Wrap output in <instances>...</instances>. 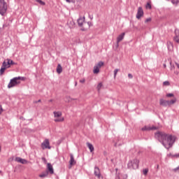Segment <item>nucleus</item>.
Segmentation results:
<instances>
[{
	"label": "nucleus",
	"instance_id": "nucleus-5",
	"mask_svg": "<svg viewBox=\"0 0 179 179\" xmlns=\"http://www.w3.org/2000/svg\"><path fill=\"white\" fill-rule=\"evenodd\" d=\"M8 10V4L5 2V0H0V15L3 16Z\"/></svg>",
	"mask_w": 179,
	"mask_h": 179
},
{
	"label": "nucleus",
	"instance_id": "nucleus-8",
	"mask_svg": "<svg viewBox=\"0 0 179 179\" xmlns=\"http://www.w3.org/2000/svg\"><path fill=\"white\" fill-rule=\"evenodd\" d=\"M41 148L44 150L45 149H51L50 146V141L48 139H45V141L41 143Z\"/></svg>",
	"mask_w": 179,
	"mask_h": 179
},
{
	"label": "nucleus",
	"instance_id": "nucleus-33",
	"mask_svg": "<svg viewBox=\"0 0 179 179\" xmlns=\"http://www.w3.org/2000/svg\"><path fill=\"white\" fill-rule=\"evenodd\" d=\"M146 9H152V5L150 3H148L145 6Z\"/></svg>",
	"mask_w": 179,
	"mask_h": 179
},
{
	"label": "nucleus",
	"instance_id": "nucleus-35",
	"mask_svg": "<svg viewBox=\"0 0 179 179\" xmlns=\"http://www.w3.org/2000/svg\"><path fill=\"white\" fill-rule=\"evenodd\" d=\"M151 20H152V18H150V17L147 18V19H145V23H148V22H151Z\"/></svg>",
	"mask_w": 179,
	"mask_h": 179
},
{
	"label": "nucleus",
	"instance_id": "nucleus-1",
	"mask_svg": "<svg viewBox=\"0 0 179 179\" xmlns=\"http://www.w3.org/2000/svg\"><path fill=\"white\" fill-rule=\"evenodd\" d=\"M155 137L168 150L170 148H173V145L176 142V136L171 134H167L163 131H157L155 134Z\"/></svg>",
	"mask_w": 179,
	"mask_h": 179
},
{
	"label": "nucleus",
	"instance_id": "nucleus-29",
	"mask_svg": "<svg viewBox=\"0 0 179 179\" xmlns=\"http://www.w3.org/2000/svg\"><path fill=\"white\" fill-rule=\"evenodd\" d=\"M179 3V0H171V3H173V5H178Z\"/></svg>",
	"mask_w": 179,
	"mask_h": 179
},
{
	"label": "nucleus",
	"instance_id": "nucleus-40",
	"mask_svg": "<svg viewBox=\"0 0 179 179\" xmlns=\"http://www.w3.org/2000/svg\"><path fill=\"white\" fill-rule=\"evenodd\" d=\"M42 160L45 164L47 163V159H45V157H42Z\"/></svg>",
	"mask_w": 179,
	"mask_h": 179
},
{
	"label": "nucleus",
	"instance_id": "nucleus-42",
	"mask_svg": "<svg viewBox=\"0 0 179 179\" xmlns=\"http://www.w3.org/2000/svg\"><path fill=\"white\" fill-rule=\"evenodd\" d=\"M115 179H120V175H116Z\"/></svg>",
	"mask_w": 179,
	"mask_h": 179
},
{
	"label": "nucleus",
	"instance_id": "nucleus-3",
	"mask_svg": "<svg viewBox=\"0 0 179 179\" xmlns=\"http://www.w3.org/2000/svg\"><path fill=\"white\" fill-rule=\"evenodd\" d=\"M176 103H177V98H173L170 101L164 100L163 99H161L159 100V104L163 107H167V106L170 107L173 106V104H176Z\"/></svg>",
	"mask_w": 179,
	"mask_h": 179
},
{
	"label": "nucleus",
	"instance_id": "nucleus-20",
	"mask_svg": "<svg viewBox=\"0 0 179 179\" xmlns=\"http://www.w3.org/2000/svg\"><path fill=\"white\" fill-rule=\"evenodd\" d=\"M55 118H59L62 116V113L61 112H54L53 113Z\"/></svg>",
	"mask_w": 179,
	"mask_h": 179
},
{
	"label": "nucleus",
	"instance_id": "nucleus-45",
	"mask_svg": "<svg viewBox=\"0 0 179 179\" xmlns=\"http://www.w3.org/2000/svg\"><path fill=\"white\" fill-rule=\"evenodd\" d=\"M176 157H179V154L176 155Z\"/></svg>",
	"mask_w": 179,
	"mask_h": 179
},
{
	"label": "nucleus",
	"instance_id": "nucleus-17",
	"mask_svg": "<svg viewBox=\"0 0 179 179\" xmlns=\"http://www.w3.org/2000/svg\"><path fill=\"white\" fill-rule=\"evenodd\" d=\"M81 27L82 31H86V30H89V24H87V22H84Z\"/></svg>",
	"mask_w": 179,
	"mask_h": 179
},
{
	"label": "nucleus",
	"instance_id": "nucleus-2",
	"mask_svg": "<svg viewBox=\"0 0 179 179\" xmlns=\"http://www.w3.org/2000/svg\"><path fill=\"white\" fill-rule=\"evenodd\" d=\"M18 80H26L25 77H15L10 80V83L8 85V89H12V87H15V86H17V85L20 84V82Z\"/></svg>",
	"mask_w": 179,
	"mask_h": 179
},
{
	"label": "nucleus",
	"instance_id": "nucleus-24",
	"mask_svg": "<svg viewBox=\"0 0 179 179\" xmlns=\"http://www.w3.org/2000/svg\"><path fill=\"white\" fill-rule=\"evenodd\" d=\"M167 47L168 50L171 51V50H173V43L171 42H167Z\"/></svg>",
	"mask_w": 179,
	"mask_h": 179
},
{
	"label": "nucleus",
	"instance_id": "nucleus-46",
	"mask_svg": "<svg viewBox=\"0 0 179 179\" xmlns=\"http://www.w3.org/2000/svg\"><path fill=\"white\" fill-rule=\"evenodd\" d=\"M49 101H50V103H51V101H52V99H50Z\"/></svg>",
	"mask_w": 179,
	"mask_h": 179
},
{
	"label": "nucleus",
	"instance_id": "nucleus-49",
	"mask_svg": "<svg viewBox=\"0 0 179 179\" xmlns=\"http://www.w3.org/2000/svg\"><path fill=\"white\" fill-rule=\"evenodd\" d=\"M157 169H159V165H157Z\"/></svg>",
	"mask_w": 179,
	"mask_h": 179
},
{
	"label": "nucleus",
	"instance_id": "nucleus-23",
	"mask_svg": "<svg viewBox=\"0 0 179 179\" xmlns=\"http://www.w3.org/2000/svg\"><path fill=\"white\" fill-rule=\"evenodd\" d=\"M64 117H57L54 120L55 122H64Z\"/></svg>",
	"mask_w": 179,
	"mask_h": 179
},
{
	"label": "nucleus",
	"instance_id": "nucleus-43",
	"mask_svg": "<svg viewBox=\"0 0 179 179\" xmlns=\"http://www.w3.org/2000/svg\"><path fill=\"white\" fill-rule=\"evenodd\" d=\"M178 170H179V166L177 167V168H175V169H173V171H177Z\"/></svg>",
	"mask_w": 179,
	"mask_h": 179
},
{
	"label": "nucleus",
	"instance_id": "nucleus-44",
	"mask_svg": "<svg viewBox=\"0 0 179 179\" xmlns=\"http://www.w3.org/2000/svg\"><path fill=\"white\" fill-rule=\"evenodd\" d=\"M73 0H66V2H69V3H70V2H72Z\"/></svg>",
	"mask_w": 179,
	"mask_h": 179
},
{
	"label": "nucleus",
	"instance_id": "nucleus-18",
	"mask_svg": "<svg viewBox=\"0 0 179 179\" xmlns=\"http://www.w3.org/2000/svg\"><path fill=\"white\" fill-rule=\"evenodd\" d=\"M2 66L3 68H6V69H8V68H10V66L9 65V63L8 62V59L3 61Z\"/></svg>",
	"mask_w": 179,
	"mask_h": 179
},
{
	"label": "nucleus",
	"instance_id": "nucleus-27",
	"mask_svg": "<svg viewBox=\"0 0 179 179\" xmlns=\"http://www.w3.org/2000/svg\"><path fill=\"white\" fill-rule=\"evenodd\" d=\"M6 70V69L5 67H3V66H1V68L0 69V73L1 75L3 74V72H5V71Z\"/></svg>",
	"mask_w": 179,
	"mask_h": 179
},
{
	"label": "nucleus",
	"instance_id": "nucleus-52",
	"mask_svg": "<svg viewBox=\"0 0 179 179\" xmlns=\"http://www.w3.org/2000/svg\"><path fill=\"white\" fill-rule=\"evenodd\" d=\"M164 66H166V64H164Z\"/></svg>",
	"mask_w": 179,
	"mask_h": 179
},
{
	"label": "nucleus",
	"instance_id": "nucleus-15",
	"mask_svg": "<svg viewBox=\"0 0 179 179\" xmlns=\"http://www.w3.org/2000/svg\"><path fill=\"white\" fill-rule=\"evenodd\" d=\"M70 166H73V164H76V161H75V158L73 157V155H70V161H69Z\"/></svg>",
	"mask_w": 179,
	"mask_h": 179
},
{
	"label": "nucleus",
	"instance_id": "nucleus-4",
	"mask_svg": "<svg viewBox=\"0 0 179 179\" xmlns=\"http://www.w3.org/2000/svg\"><path fill=\"white\" fill-rule=\"evenodd\" d=\"M127 167L131 170H136V169H138L139 167V159H134L133 160L129 161L128 162Z\"/></svg>",
	"mask_w": 179,
	"mask_h": 179
},
{
	"label": "nucleus",
	"instance_id": "nucleus-13",
	"mask_svg": "<svg viewBox=\"0 0 179 179\" xmlns=\"http://www.w3.org/2000/svg\"><path fill=\"white\" fill-rule=\"evenodd\" d=\"M15 162H17V163H21V164H27V160L22 159L19 157L15 158Z\"/></svg>",
	"mask_w": 179,
	"mask_h": 179
},
{
	"label": "nucleus",
	"instance_id": "nucleus-47",
	"mask_svg": "<svg viewBox=\"0 0 179 179\" xmlns=\"http://www.w3.org/2000/svg\"><path fill=\"white\" fill-rule=\"evenodd\" d=\"M115 171H118V169H116Z\"/></svg>",
	"mask_w": 179,
	"mask_h": 179
},
{
	"label": "nucleus",
	"instance_id": "nucleus-16",
	"mask_svg": "<svg viewBox=\"0 0 179 179\" xmlns=\"http://www.w3.org/2000/svg\"><path fill=\"white\" fill-rule=\"evenodd\" d=\"M47 168L50 174H54V168H52V165L50 163H48Z\"/></svg>",
	"mask_w": 179,
	"mask_h": 179
},
{
	"label": "nucleus",
	"instance_id": "nucleus-7",
	"mask_svg": "<svg viewBox=\"0 0 179 179\" xmlns=\"http://www.w3.org/2000/svg\"><path fill=\"white\" fill-rule=\"evenodd\" d=\"M143 15H145L143 8H142V7H138L136 15V19H138V20H141V18L143 17Z\"/></svg>",
	"mask_w": 179,
	"mask_h": 179
},
{
	"label": "nucleus",
	"instance_id": "nucleus-25",
	"mask_svg": "<svg viewBox=\"0 0 179 179\" xmlns=\"http://www.w3.org/2000/svg\"><path fill=\"white\" fill-rule=\"evenodd\" d=\"M7 61L9 63L10 67V65H17V63H15V62H13V60L10 59H7Z\"/></svg>",
	"mask_w": 179,
	"mask_h": 179
},
{
	"label": "nucleus",
	"instance_id": "nucleus-37",
	"mask_svg": "<svg viewBox=\"0 0 179 179\" xmlns=\"http://www.w3.org/2000/svg\"><path fill=\"white\" fill-rule=\"evenodd\" d=\"M85 82H86V80H85V78L80 80V83H85Z\"/></svg>",
	"mask_w": 179,
	"mask_h": 179
},
{
	"label": "nucleus",
	"instance_id": "nucleus-22",
	"mask_svg": "<svg viewBox=\"0 0 179 179\" xmlns=\"http://www.w3.org/2000/svg\"><path fill=\"white\" fill-rule=\"evenodd\" d=\"M57 73H62V66H61V64L57 65Z\"/></svg>",
	"mask_w": 179,
	"mask_h": 179
},
{
	"label": "nucleus",
	"instance_id": "nucleus-48",
	"mask_svg": "<svg viewBox=\"0 0 179 179\" xmlns=\"http://www.w3.org/2000/svg\"><path fill=\"white\" fill-rule=\"evenodd\" d=\"M76 85H78V83H76Z\"/></svg>",
	"mask_w": 179,
	"mask_h": 179
},
{
	"label": "nucleus",
	"instance_id": "nucleus-31",
	"mask_svg": "<svg viewBox=\"0 0 179 179\" xmlns=\"http://www.w3.org/2000/svg\"><path fill=\"white\" fill-rule=\"evenodd\" d=\"M148 172H149V169H148L143 170V174H144V176H147Z\"/></svg>",
	"mask_w": 179,
	"mask_h": 179
},
{
	"label": "nucleus",
	"instance_id": "nucleus-21",
	"mask_svg": "<svg viewBox=\"0 0 179 179\" xmlns=\"http://www.w3.org/2000/svg\"><path fill=\"white\" fill-rule=\"evenodd\" d=\"M87 145L89 148L90 152H93L94 150V147H93V145H92V143H87Z\"/></svg>",
	"mask_w": 179,
	"mask_h": 179
},
{
	"label": "nucleus",
	"instance_id": "nucleus-9",
	"mask_svg": "<svg viewBox=\"0 0 179 179\" xmlns=\"http://www.w3.org/2000/svg\"><path fill=\"white\" fill-rule=\"evenodd\" d=\"M156 129L158 128L155 126H145L141 129V131H156Z\"/></svg>",
	"mask_w": 179,
	"mask_h": 179
},
{
	"label": "nucleus",
	"instance_id": "nucleus-30",
	"mask_svg": "<svg viewBox=\"0 0 179 179\" xmlns=\"http://www.w3.org/2000/svg\"><path fill=\"white\" fill-rule=\"evenodd\" d=\"M36 2H38V3H40V5H45V2L41 1V0H36Z\"/></svg>",
	"mask_w": 179,
	"mask_h": 179
},
{
	"label": "nucleus",
	"instance_id": "nucleus-36",
	"mask_svg": "<svg viewBox=\"0 0 179 179\" xmlns=\"http://www.w3.org/2000/svg\"><path fill=\"white\" fill-rule=\"evenodd\" d=\"M87 24H88V26H89V29H90V27L93 26V24H92V22H87Z\"/></svg>",
	"mask_w": 179,
	"mask_h": 179
},
{
	"label": "nucleus",
	"instance_id": "nucleus-41",
	"mask_svg": "<svg viewBox=\"0 0 179 179\" xmlns=\"http://www.w3.org/2000/svg\"><path fill=\"white\" fill-rule=\"evenodd\" d=\"M35 104H37V103H41V99H39L38 101H34Z\"/></svg>",
	"mask_w": 179,
	"mask_h": 179
},
{
	"label": "nucleus",
	"instance_id": "nucleus-14",
	"mask_svg": "<svg viewBox=\"0 0 179 179\" xmlns=\"http://www.w3.org/2000/svg\"><path fill=\"white\" fill-rule=\"evenodd\" d=\"M85 23V17H80L78 20V24L80 27H82V26Z\"/></svg>",
	"mask_w": 179,
	"mask_h": 179
},
{
	"label": "nucleus",
	"instance_id": "nucleus-6",
	"mask_svg": "<svg viewBox=\"0 0 179 179\" xmlns=\"http://www.w3.org/2000/svg\"><path fill=\"white\" fill-rule=\"evenodd\" d=\"M104 65V62H99L98 64H96L94 66L93 73L97 74L99 72H100V68Z\"/></svg>",
	"mask_w": 179,
	"mask_h": 179
},
{
	"label": "nucleus",
	"instance_id": "nucleus-12",
	"mask_svg": "<svg viewBox=\"0 0 179 179\" xmlns=\"http://www.w3.org/2000/svg\"><path fill=\"white\" fill-rule=\"evenodd\" d=\"M124 37H125L124 32L122 33L120 35H119L117 38V44H120V41H122L124 40Z\"/></svg>",
	"mask_w": 179,
	"mask_h": 179
},
{
	"label": "nucleus",
	"instance_id": "nucleus-32",
	"mask_svg": "<svg viewBox=\"0 0 179 179\" xmlns=\"http://www.w3.org/2000/svg\"><path fill=\"white\" fill-rule=\"evenodd\" d=\"M119 71H120V69H115L114 70V78H116L117 73H118Z\"/></svg>",
	"mask_w": 179,
	"mask_h": 179
},
{
	"label": "nucleus",
	"instance_id": "nucleus-28",
	"mask_svg": "<svg viewBox=\"0 0 179 179\" xmlns=\"http://www.w3.org/2000/svg\"><path fill=\"white\" fill-rule=\"evenodd\" d=\"M166 96L169 97V98L173 97V99H176V97H174V94H173V93L166 94Z\"/></svg>",
	"mask_w": 179,
	"mask_h": 179
},
{
	"label": "nucleus",
	"instance_id": "nucleus-39",
	"mask_svg": "<svg viewBox=\"0 0 179 179\" xmlns=\"http://www.w3.org/2000/svg\"><path fill=\"white\" fill-rule=\"evenodd\" d=\"M3 111V109L2 108V106L0 105V115L2 114Z\"/></svg>",
	"mask_w": 179,
	"mask_h": 179
},
{
	"label": "nucleus",
	"instance_id": "nucleus-11",
	"mask_svg": "<svg viewBox=\"0 0 179 179\" xmlns=\"http://www.w3.org/2000/svg\"><path fill=\"white\" fill-rule=\"evenodd\" d=\"M94 174L98 178H100L101 177V173H100V169H99V167L97 166L94 167Z\"/></svg>",
	"mask_w": 179,
	"mask_h": 179
},
{
	"label": "nucleus",
	"instance_id": "nucleus-38",
	"mask_svg": "<svg viewBox=\"0 0 179 179\" xmlns=\"http://www.w3.org/2000/svg\"><path fill=\"white\" fill-rule=\"evenodd\" d=\"M128 78H129V79H132V78H134V76H132V74H131V73H129V74H128Z\"/></svg>",
	"mask_w": 179,
	"mask_h": 179
},
{
	"label": "nucleus",
	"instance_id": "nucleus-51",
	"mask_svg": "<svg viewBox=\"0 0 179 179\" xmlns=\"http://www.w3.org/2000/svg\"><path fill=\"white\" fill-rule=\"evenodd\" d=\"M91 19H93V17H91Z\"/></svg>",
	"mask_w": 179,
	"mask_h": 179
},
{
	"label": "nucleus",
	"instance_id": "nucleus-10",
	"mask_svg": "<svg viewBox=\"0 0 179 179\" xmlns=\"http://www.w3.org/2000/svg\"><path fill=\"white\" fill-rule=\"evenodd\" d=\"M173 41L175 43L179 44V30L178 29H175V36L173 37Z\"/></svg>",
	"mask_w": 179,
	"mask_h": 179
},
{
	"label": "nucleus",
	"instance_id": "nucleus-50",
	"mask_svg": "<svg viewBox=\"0 0 179 179\" xmlns=\"http://www.w3.org/2000/svg\"><path fill=\"white\" fill-rule=\"evenodd\" d=\"M91 19H93V17H91Z\"/></svg>",
	"mask_w": 179,
	"mask_h": 179
},
{
	"label": "nucleus",
	"instance_id": "nucleus-53",
	"mask_svg": "<svg viewBox=\"0 0 179 179\" xmlns=\"http://www.w3.org/2000/svg\"><path fill=\"white\" fill-rule=\"evenodd\" d=\"M0 152H1V146H0Z\"/></svg>",
	"mask_w": 179,
	"mask_h": 179
},
{
	"label": "nucleus",
	"instance_id": "nucleus-19",
	"mask_svg": "<svg viewBox=\"0 0 179 179\" xmlns=\"http://www.w3.org/2000/svg\"><path fill=\"white\" fill-rule=\"evenodd\" d=\"M39 177L41 178H45L46 177H48V171L42 172L41 174L39 175Z\"/></svg>",
	"mask_w": 179,
	"mask_h": 179
},
{
	"label": "nucleus",
	"instance_id": "nucleus-34",
	"mask_svg": "<svg viewBox=\"0 0 179 179\" xmlns=\"http://www.w3.org/2000/svg\"><path fill=\"white\" fill-rule=\"evenodd\" d=\"M163 85H164V86H170V82H169V81H164V82L163 83Z\"/></svg>",
	"mask_w": 179,
	"mask_h": 179
},
{
	"label": "nucleus",
	"instance_id": "nucleus-26",
	"mask_svg": "<svg viewBox=\"0 0 179 179\" xmlns=\"http://www.w3.org/2000/svg\"><path fill=\"white\" fill-rule=\"evenodd\" d=\"M101 87H103V83H99L96 87L98 92H100V90L101 89Z\"/></svg>",
	"mask_w": 179,
	"mask_h": 179
}]
</instances>
